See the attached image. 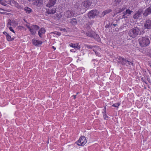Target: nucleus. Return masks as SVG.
Returning a JSON list of instances; mask_svg holds the SVG:
<instances>
[{"instance_id":"423d86ee","label":"nucleus","mask_w":151,"mask_h":151,"mask_svg":"<svg viewBox=\"0 0 151 151\" xmlns=\"http://www.w3.org/2000/svg\"><path fill=\"white\" fill-rule=\"evenodd\" d=\"M132 12V11L130 10L129 9H127L125 11L123 12L122 13V18H127L128 16H129Z\"/></svg>"},{"instance_id":"de8ad7c7","label":"nucleus","mask_w":151,"mask_h":151,"mask_svg":"<svg viewBox=\"0 0 151 151\" xmlns=\"http://www.w3.org/2000/svg\"><path fill=\"white\" fill-rule=\"evenodd\" d=\"M70 51L71 52H74V50H70Z\"/></svg>"},{"instance_id":"79ce46f5","label":"nucleus","mask_w":151,"mask_h":151,"mask_svg":"<svg viewBox=\"0 0 151 151\" xmlns=\"http://www.w3.org/2000/svg\"><path fill=\"white\" fill-rule=\"evenodd\" d=\"M106 106H105L103 110H106Z\"/></svg>"},{"instance_id":"a878e982","label":"nucleus","mask_w":151,"mask_h":151,"mask_svg":"<svg viewBox=\"0 0 151 151\" xmlns=\"http://www.w3.org/2000/svg\"><path fill=\"white\" fill-rule=\"evenodd\" d=\"M6 2L5 0H0V4H1L5 6H7V7H8L9 6L6 4Z\"/></svg>"},{"instance_id":"c03bdc74","label":"nucleus","mask_w":151,"mask_h":151,"mask_svg":"<svg viewBox=\"0 0 151 151\" xmlns=\"http://www.w3.org/2000/svg\"><path fill=\"white\" fill-rule=\"evenodd\" d=\"M73 97L74 99H75L76 97V95H73Z\"/></svg>"},{"instance_id":"37998d69","label":"nucleus","mask_w":151,"mask_h":151,"mask_svg":"<svg viewBox=\"0 0 151 151\" xmlns=\"http://www.w3.org/2000/svg\"><path fill=\"white\" fill-rule=\"evenodd\" d=\"M52 48L54 49V50H56V47H55L54 46H52Z\"/></svg>"},{"instance_id":"4be33fe9","label":"nucleus","mask_w":151,"mask_h":151,"mask_svg":"<svg viewBox=\"0 0 151 151\" xmlns=\"http://www.w3.org/2000/svg\"><path fill=\"white\" fill-rule=\"evenodd\" d=\"M24 10L28 14H29L32 12V10L28 7H25Z\"/></svg>"},{"instance_id":"f257e3e1","label":"nucleus","mask_w":151,"mask_h":151,"mask_svg":"<svg viewBox=\"0 0 151 151\" xmlns=\"http://www.w3.org/2000/svg\"><path fill=\"white\" fill-rule=\"evenodd\" d=\"M140 45L142 47H145L149 45L150 41L149 38L146 37H142L139 39Z\"/></svg>"},{"instance_id":"72a5a7b5","label":"nucleus","mask_w":151,"mask_h":151,"mask_svg":"<svg viewBox=\"0 0 151 151\" xmlns=\"http://www.w3.org/2000/svg\"><path fill=\"white\" fill-rule=\"evenodd\" d=\"M53 33L55 34L58 36H60L61 35V33L60 32H53Z\"/></svg>"},{"instance_id":"c756f323","label":"nucleus","mask_w":151,"mask_h":151,"mask_svg":"<svg viewBox=\"0 0 151 151\" xmlns=\"http://www.w3.org/2000/svg\"><path fill=\"white\" fill-rule=\"evenodd\" d=\"M84 46L85 47H87L89 49H92L93 47L91 45H88L87 44L85 45Z\"/></svg>"},{"instance_id":"864d4df0","label":"nucleus","mask_w":151,"mask_h":151,"mask_svg":"<svg viewBox=\"0 0 151 151\" xmlns=\"http://www.w3.org/2000/svg\"><path fill=\"white\" fill-rule=\"evenodd\" d=\"M149 73L150 74H151V72H149Z\"/></svg>"},{"instance_id":"39448f33","label":"nucleus","mask_w":151,"mask_h":151,"mask_svg":"<svg viewBox=\"0 0 151 151\" xmlns=\"http://www.w3.org/2000/svg\"><path fill=\"white\" fill-rule=\"evenodd\" d=\"M8 4L12 6H15L19 9H22V7L14 0H8Z\"/></svg>"},{"instance_id":"603ef678","label":"nucleus","mask_w":151,"mask_h":151,"mask_svg":"<svg viewBox=\"0 0 151 151\" xmlns=\"http://www.w3.org/2000/svg\"><path fill=\"white\" fill-rule=\"evenodd\" d=\"M106 27H107V25H106Z\"/></svg>"},{"instance_id":"9b49d317","label":"nucleus","mask_w":151,"mask_h":151,"mask_svg":"<svg viewBox=\"0 0 151 151\" xmlns=\"http://www.w3.org/2000/svg\"><path fill=\"white\" fill-rule=\"evenodd\" d=\"M14 21L13 20H10L7 23V26L9 28L10 30L14 33H15V31L13 29L12 27L11 26H13V25Z\"/></svg>"},{"instance_id":"6ab92c4d","label":"nucleus","mask_w":151,"mask_h":151,"mask_svg":"<svg viewBox=\"0 0 151 151\" xmlns=\"http://www.w3.org/2000/svg\"><path fill=\"white\" fill-rule=\"evenodd\" d=\"M46 32L45 29L44 28H41L38 31V35L40 37H42V35Z\"/></svg>"},{"instance_id":"a211bd4d","label":"nucleus","mask_w":151,"mask_h":151,"mask_svg":"<svg viewBox=\"0 0 151 151\" xmlns=\"http://www.w3.org/2000/svg\"><path fill=\"white\" fill-rule=\"evenodd\" d=\"M55 0H50L49 1L47 4L46 5L47 7H50L54 5L56 3Z\"/></svg>"},{"instance_id":"aec40b11","label":"nucleus","mask_w":151,"mask_h":151,"mask_svg":"<svg viewBox=\"0 0 151 151\" xmlns=\"http://www.w3.org/2000/svg\"><path fill=\"white\" fill-rule=\"evenodd\" d=\"M133 29L137 36L141 34V32L140 29L138 27H134Z\"/></svg>"},{"instance_id":"2f4dec72","label":"nucleus","mask_w":151,"mask_h":151,"mask_svg":"<svg viewBox=\"0 0 151 151\" xmlns=\"http://www.w3.org/2000/svg\"><path fill=\"white\" fill-rule=\"evenodd\" d=\"M93 51H94L96 54L98 56H100V54L95 49H93Z\"/></svg>"},{"instance_id":"6e6d98bb","label":"nucleus","mask_w":151,"mask_h":151,"mask_svg":"<svg viewBox=\"0 0 151 151\" xmlns=\"http://www.w3.org/2000/svg\"><path fill=\"white\" fill-rule=\"evenodd\" d=\"M97 48H98V49H99V47H97Z\"/></svg>"},{"instance_id":"a19ab883","label":"nucleus","mask_w":151,"mask_h":151,"mask_svg":"<svg viewBox=\"0 0 151 151\" xmlns=\"http://www.w3.org/2000/svg\"><path fill=\"white\" fill-rule=\"evenodd\" d=\"M110 27H112L113 26H115L116 25H117V24H110Z\"/></svg>"},{"instance_id":"4c0bfd02","label":"nucleus","mask_w":151,"mask_h":151,"mask_svg":"<svg viewBox=\"0 0 151 151\" xmlns=\"http://www.w3.org/2000/svg\"><path fill=\"white\" fill-rule=\"evenodd\" d=\"M25 26L29 30L30 29V26H29L28 24H26L25 25Z\"/></svg>"},{"instance_id":"f8f14e48","label":"nucleus","mask_w":151,"mask_h":151,"mask_svg":"<svg viewBox=\"0 0 151 151\" xmlns=\"http://www.w3.org/2000/svg\"><path fill=\"white\" fill-rule=\"evenodd\" d=\"M56 11V8H51L47 9L46 12L48 14H55Z\"/></svg>"},{"instance_id":"49530a36","label":"nucleus","mask_w":151,"mask_h":151,"mask_svg":"<svg viewBox=\"0 0 151 151\" xmlns=\"http://www.w3.org/2000/svg\"><path fill=\"white\" fill-rule=\"evenodd\" d=\"M0 14H4V12H0Z\"/></svg>"},{"instance_id":"8fccbe9b","label":"nucleus","mask_w":151,"mask_h":151,"mask_svg":"<svg viewBox=\"0 0 151 151\" xmlns=\"http://www.w3.org/2000/svg\"><path fill=\"white\" fill-rule=\"evenodd\" d=\"M24 21L25 22H27L25 20V19H24Z\"/></svg>"},{"instance_id":"7c9ffc66","label":"nucleus","mask_w":151,"mask_h":151,"mask_svg":"<svg viewBox=\"0 0 151 151\" xmlns=\"http://www.w3.org/2000/svg\"><path fill=\"white\" fill-rule=\"evenodd\" d=\"M120 103H118L116 104H113L112 105V106L115 107H118V106L120 105Z\"/></svg>"},{"instance_id":"6e6552de","label":"nucleus","mask_w":151,"mask_h":151,"mask_svg":"<svg viewBox=\"0 0 151 151\" xmlns=\"http://www.w3.org/2000/svg\"><path fill=\"white\" fill-rule=\"evenodd\" d=\"M92 4L91 0H86L84 1L82 3L83 6L85 8L88 9Z\"/></svg>"},{"instance_id":"5701e85b","label":"nucleus","mask_w":151,"mask_h":151,"mask_svg":"<svg viewBox=\"0 0 151 151\" xmlns=\"http://www.w3.org/2000/svg\"><path fill=\"white\" fill-rule=\"evenodd\" d=\"M56 18L57 19H62L63 20H65V19L63 17L61 13H59V14H57L56 15Z\"/></svg>"},{"instance_id":"b1692460","label":"nucleus","mask_w":151,"mask_h":151,"mask_svg":"<svg viewBox=\"0 0 151 151\" xmlns=\"http://www.w3.org/2000/svg\"><path fill=\"white\" fill-rule=\"evenodd\" d=\"M92 37L95 38L98 41L100 40L99 37V35L96 34L94 32H93V36Z\"/></svg>"},{"instance_id":"412c9836","label":"nucleus","mask_w":151,"mask_h":151,"mask_svg":"<svg viewBox=\"0 0 151 151\" xmlns=\"http://www.w3.org/2000/svg\"><path fill=\"white\" fill-rule=\"evenodd\" d=\"M129 36L132 38H135L137 36L133 29H130L129 31Z\"/></svg>"},{"instance_id":"393cba45","label":"nucleus","mask_w":151,"mask_h":151,"mask_svg":"<svg viewBox=\"0 0 151 151\" xmlns=\"http://www.w3.org/2000/svg\"><path fill=\"white\" fill-rule=\"evenodd\" d=\"M111 11V9H107L104 11L102 13V14L103 16H104L106 14L110 12Z\"/></svg>"},{"instance_id":"1a4fd4ad","label":"nucleus","mask_w":151,"mask_h":151,"mask_svg":"<svg viewBox=\"0 0 151 151\" xmlns=\"http://www.w3.org/2000/svg\"><path fill=\"white\" fill-rule=\"evenodd\" d=\"M145 29H151V20L147 19L144 24Z\"/></svg>"},{"instance_id":"9d476101","label":"nucleus","mask_w":151,"mask_h":151,"mask_svg":"<svg viewBox=\"0 0 151 151\" xmlns=\"http://www.w3.org/2000/svg\"><path fill=\"white\" fill-rule=\"evenodd\" d=\"M142 14V9H139L134 14L133 16V18L137 19L140 17Z\"/></svg>"},{"instance_id":"0eeeda50","label":"nucleus","mask_w":151,"mask_h":151,"mask_svg":"<svg viewBox=\"0 0 151 151\" xmlns=\"http://www.w3.org/2000/svg\"><path fill=\"white\" fill-rule=\"evenodd\" d=\"M74 12L72 10H68L65 13V16L67 18L73 17L74 15Z\"/></svg>"},{"instance_id":"f3484780","label":"nucleus","mask_w":151,"mask_h":151,"mask_svg":"<svg viewBox=\"0 0 151 151\" xmlns=\"http://www.w3.org/2000/svg\"><path fill=\"white\" fill-rule=\"evenodd\" d=\"M32 44L35 46H38L39 45H41L42 42L40 40L33 39L32 40Z\"/></svg>"},{"instance_id":"bb28decb","label":"nucleus","mask_w":151,"mask_h":151,"mask_svg":"<svg viewBox=\"0 0 151 151\" xmlns=\"http://www.w3.org/2000/svg\"><path fill=\"white\" fill-rule=\"evenodd\" d=\"M6 36V39L8 41H11L14 40V39L11 38V36L9 34Z\"/></svg>"},{"instance_id":"cd10ccee","label":"nucleus","mask_w":151,"mask_h":151,"mask_svg":"<svg viewBox=\"0 0 151 151\" xmlns=\"http://www.w3.org/2000/svg\"><path fill=\"white\" fill-rule=\"evenodd\" d=\"M93 32H94L93 31L91 32H89L88 33H86V35L87 36L91 37H92L93 36Z\"/></svg>"},{"instance_id":"473e14b6","label":"nucleus","mask_w":151,"mask_h":151,"mask_svg":"<svg viewBox=\"0 0 151 151\" xmlns=\"http://www.w3.org/2000/svg\"><path fill=\"white\" fill-rule=\"evenodd\" d=\"M0 10H3L7 12H10V10L9 9H8L5 8L2 9L1 8H0Z\"/></svg>"},{"instance_id":"09e8293b","label":"nucleus","mask_w":151,"mask_h":151,"mask_svg":"<svg viewBox=\"0 0 151 151\" xmlns=\"http://www.w3.org/2000/svg\"><path fill=\"white\" fill-rule=\"evenodd\" d=\"M148 81L149 82H150V79L149 78L148 79Z\"/></svg>"},{"instance_id":"4468645a","label":"nucleus","mask_w":151,"mask_h":151,"mask_svg":"<svg viewBox=\"0 0 151 151\" xmlns=\"http://www.w3.org/2000/svg\"><path fill=\"white\" fill-rule=\"evenodd\" d=\"M118 59L119 63H120L123 65H126L127 60L121 57H119Z\"/></svg>"},{"instance_id":"ddd939ff","label":"nucleus","mask_w":151,"mask_h":151,"mask_svg":"<svg viewBox=\"0 0 151 151\" xmlns=\"http://www.w3.org/2000/svg\"><path fill=\"white\" fill-rule=\"evenodd\" d=\"M29 1H32L34 5L40 6L42 4V2L41 0H29Z\"/></svg>"},{"instance_id":"e433bc0d","label":"nucleus","mask_w":151,"mask_h":151,"mask_svg":"<svg viewBox=\"0 0 151 151\" xmlns=\"http://www.w3.org/2000/svg\"><path fill=\"white\" fill-rule=\"evenodd\" d=\"M103 115L104 118V119H106V118H107L108 117V116H107L106 114H103Z\"/></svg>"},{"instance_id":"7ed1b4c3","label":"nucleus","mask_w":151,"mask_h":151,"mask_svg":"<svg viewBox=\"0 0 151 151\" xmlns=\"http://www.w3.org/2000/svg\"><path fill=\"white\" fill-rule=\"evenodd\" d=\"M86 142L87 140L85 137L82 136L79 138L76 143L78 146H83Z\"/></svg>"},{"instance_id":"f03ea898","label":"nucleus","mask_w":151,"mask_h":151,"mask_svg":"<svg viewBox=\"0 0 151 151\" xmlns=\"http://www.w3.org/2000/svg\"><path fill=\"white\" fill-rule=\"evenodd\" d=\"M99 14V12L96 10H92L88 13V17L89 18H93L97 17Z\"/></svg>"},{"instance_id":"ea45409f","label":"nucleus","mask_w":151,"mask_h":151,"mask_svg":"<svg viewBox=\"0 0 151 151\" xmlns=\"http://www.w3.org/2000/svg\"><path fill=\"white\" fill-rule=\"evenodd\" d=\"M3 34L5 35L6 36L8 34L6 32H3Z\"/></svg>"},{"instance_id":"58836bf2","label":"nucleus","mask_w":151,"mask_h":151,"mask_svg":"<svg viewBox=\"0 0 151 151\" xmlns=\"http://www.w3.org/2000/svg\"><path fill=\"white\" fill-rule=\"evenodd\" d=\"M102 113H103V114H106V110H103V111H102Z\"/></svg>"},{"instance_id":"5fc2aeb1","label":"nucleus","mask_w":151,"mask_h":151,"mask_svg":"<svg viewBox=\"0 0 151 151\" xmlns=\"http://www.w3.org/2000/svg\"><path fill=\"white\" fill-rule=\"evenodd\" d=\"M150 57L151 58V54L150 55Z\"/></svg>"},{"instance_id":"dca6fc26","label":"nucleus","mask_w":151,"mask_h":151,"mask_svg":"<svg viewBox=\"0 0 151 151\" xmlns=\"http://www.w3.org/2000/svg\"><path fill=\"white\" fill-rule=\"evenodd\" d=\"M69 46L70 47L78 49H79L81 48L80 46L79 45L78 43H71L69 44Z\"/></svg>"},{"instance_id":"3c124183","label":"nucleus","mask_w":151,"mask_h":151,"mask_svg":"<svg viewBox=\"0 0 151 151\" xmlns=\"http://www.w3.org/2000/svg\"><path fill=\"white\" fill-rule=\"evenodd\" d=\"M150 67L151 68V63H150Z\"/></svg>"},{"instance_id":"c85d7f7f","label":"nucleus","mask_w":151,"mask_h":151,"mask_svg":"<svg viewBox=\"0 0 151 151\" xmlns=\"http://www.w3.org/2000/svg\"><path fill=\"white\" fill-rule=\"evenodd\" d=\"M127 64H126V66H128L129 65H132V66L133 65V63L127 60Z\"/></svg>"},{"instance_id":"c9c22d12","label":"nucleus","mask_w":151,"mask_h":151,"mask_svg":"<svg viewBox=\"0 0 151 151\" xmlns=\"http://www.w3.org/2000/svg\"><path fill=\"white\" fill-rule=\"evenodd\" d=\"M72 22H73L75 24H76L77 23L76 19L74 18L72 19L71 22L72 23Z\"/></svg>"},{"instance_id":"f704fd0d","label":"nucleus","mask_w":151,"mask_h":151,"mask_svg":"<svg viewBox=\"0 0 151 151\" xmlns=\"http://www.w3.org/2000/svg\"><path fill=\"white\" fill-rule=\"evenodd\" d=\"M125 8L124 7H122V9H120L119 10V12H122L125 9Z\"/></svg>"},{"instance_id":"2eb2a0df","label":"nucleus","mask_w":151,"mask_h":151,"mask_svg":"<svg viewBox=\"0 0 151 151\" xmlns=\"http://www.w3.org/2000/svg\"><path fill=\"white\" fill-rule=\"evenodd\" d=\"M151 13V6H150L145 10L143 14L144 16L146 17L148 15L150 14Z\"/></svg>"},{"instance_id":"20e7f679","label":"nucleus","mask_w":151,"mask_h":151,"mask_svg":"<svg viewBox=\"0 0 151 151\" xmlns=\"http://www.w3.org/2000/svg\"><path fill=\"white\" fill-rule=\"evenodd\" d=\"M39 27L36 25H32L30 26L29 30L31 34L32 35H34L36 34L37 31L39 29Z\"/></svg>"},{"instance_id":"a18cd8bd","label":"nucleus","mask_w":151,"mask_h":151,"mask_svg":"<svg viewBox=\"0 0 151 151\" xmlns=\"http://www.w3.org/2000/svg\"><path fill=\"white\" fill-rule=\"evenodd\" d=\"M61 31H65V29H61Z\"/></svg>"}]
</instances>
